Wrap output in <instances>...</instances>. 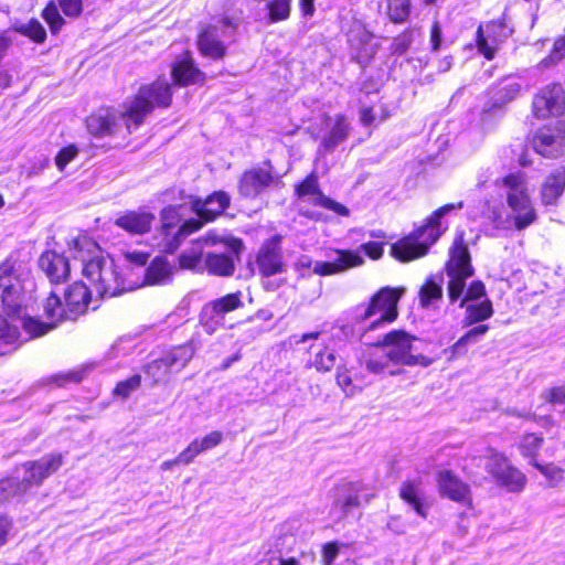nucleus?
Wrapping results in <instances>:
<instances>
[{"label":"nucleus","instance_id":"nucleus-47","mask_svg":"<svg viewBox=\"0 0 565 565\" xmlns=\"http://www.w3.org/2000/svg\"><path fill=\"white\" fill-rule=\"evenodd\" d=\"M411 13L409 0H390L388 15L395 23L404 22Z\"/></svg>","mask_w":565,"mask_h":565},{"label":"nucleus","instance_id":"nucleus-31","mask_svg":"<svg viewBox=\"0 0 565 565\" xmlns=\"http://www.w3.org/2000/svg\"><path fill=\"white\" fill-rule=\"evenodd\" d=\"M565 190V169L553 170L541 185V201L543 205H555Z\"/></svg>","mask_w":565,"mask_h":565},{"label":"nucleus","instance_id":"nucleus-62","mask_svg":"<svg viewBox=\"0 0 565 565\" xmlns=\"http://www.w3.org/2000/svg\"><path fill=\"white\" fill-rule=\"evenodd\" d=\"M318 262L313 263L312 259L307 256V255H301L297 262L295 263V268L296 270L300 271L301 275H305V270L307 269H310V268H315V265L317 264ZM313 274H316L313 270H312Z\"/></svg>","mask_w":565,"mask_h":565},{"label":"nucleus","instance_id":"nucleus-63","mask_svg":"<svg viewBox=\"0 0 565 565\" xmlns=\"http://www.w3.org/2000/svg\"><path fill=\"white\" fill-rule=\"evenodd\" d=\"M360 120L364 126H370L374 122L375 117L371 107H363L360 110Z\"/></svg>","mask_w":565,"mask_h":565},{"label":"nucleus","instance_id":"nucleus-22","mask_svg":"<svg viewBox=\"0 0 565 565\" xmlns=\"http://www.w3.org/2000/svg\"><path fill=\"white\" fill-rule=\"evenodd\" d=\"M361 486L347 482L337 488V494L332 504L331 513L338 520L349 515L353 510L361 505Z\"/></svg>","mask_w":565,"mask_h":565},{"label":"nucleus","instance_id":"nucleus-42","mask_svg":"<svg viewBox=\"0 0 565 565\" xmlns=\"http://www.w3.org/2000/svg\"><path fill=\"white\" fill-rule=\"evenodd\" d=\"M14 30L36 43H43L46 39V31L36 19H31L28 23L18 24L14 26Z\"/></svg>","mask_w":565,"mask_h":565},{"label":"nucleus","instance_id":"nucleus-2","mask_svg":"<svg viewBox=\"0 0 565 565\" xmlns=\"http://www.w3.org/2000/svg\"><path fill=\"white\" fill-rule=\"evenodd\" d=\"M172 100V88L167 78H158L151 84L142 85L135 97L125 103V110L117 114L109 109H100L86 119L89 134L106 137L131 132L143 124L145 118L154 108H167Z\"/></svg>","mask_w":565,"mask_h":565},{"label":"nucleus","instance_id":"nucleus-34","mask_svg":"<svg viewBox=\"0 0 565 565\" xmlns=\"http://www.w3.org/2000/svg\"><path fill=\"white\" fill-rule=\"evenodd\" d=\"M0 299L3 310L8 316H15L20 312L22 306V286L20 281H13V285L0 287Z\"/></svg>","mask_w":565,"mask_h":565},{"label":"nucleus","instance_id":"nucleus-39","mask_svg":"<svg viewBox=\"0 0 565 565\" xmlns=\"http://www.w3.org/2000/svg\"><path fill=\"white\" fill-rule=\"evenodd\" d=\"M145 373L149 376L153 384L167 383L173 373L166 358L162 355L159 359H156L148 363L145 366Z\"/></svg>","mask_w":565,"mask_h":565},{"label":"nucleus","instance_id":"nucleus-43","mask_svg":"<svg viewBox=\"0 0 565 565\" xmlns=\"http://www.w3.org/2000/svg\"><path fill=\"white\" fill-rule=\"evenodd\" d=\"M242 294L239 291L228 294L212 303V309L216 315L224 316L242 306Z\"/></svg>","mask_w":565,"mask_h":565},{"label":"nucleus","instance_id":"nucleus-40","mask_svg":"<svg viewBox=\"0 0 565 565\" xmlns=\"http://www.w3.org/2000/svg\"><path fill=\"white\" fill-rule=\"evenodd\" d=\"M443 299V288L439 284L435 282L433 279H428L424 286H422L419 291V300L420 305L424 308H429L436 301Z\"/></svg>","mask_w":565,"mask_h":565},{"label":"nucleus","instance_id":"nucleus-56","mask_svg":"<svg viewBox=\"0 0 565 565\" xmlns=\"http://www.w3.org/2000/svg\"><path fill=\"white\" fill-rule=\"evenodd\" d=\"M339 555V545L335 542H330L323 545L322 562L323 565H332Z\"/></svg>","mask_w":565,"mask_h":565},{"label":"nucleus","instance_id":"nucleus-51","mask_svg":"<svg viewBox=\"0 0 565 565\" xmlns=\"http://www.w3.org/2000/svg\"><path fill=\"white\" fill-rule=\"evenodd\" d=\"M78 154V149L74 145H70L62 148L55 157V164L60 171H63L65 167L73 161Z\"/></svg>","mask_w":565,"mask_h":565},{"label":"nucleus","instance_id":"nucleus-15","mask_svg":"<svg viewBox=\"0 0 565 565\" xmlns=\"http://www.w3.org/2000/svg\"><path fill=\"white\" fill-rule=\"evenodd\" d=\"M486 469L500 486L508 488L510 491H520L525 484V476L509 465L503 455L494 450L489 451Z\"/></svg>","mask_w":565,"mask_h":565},{"label":"nucleus","instance_id":"nucleus-3","mask_svg":"<svg viewBox=\"0 0 565 565\" xmlns=\"http://www.w3.org/2000/svg\"><path fill=\"white\" fill-rule=\"evenodd\" d=\"M502 188L505 189L507 204L511 212L493 207L489 210V221L498 230H525L536 221L525 177L522 173H510L502 179Z\"/></svg>","mask_w":565,"mask_h":565},{"label":"nucleus","instance_id":"nucleus-37","mask_svg":"<svg viewBox=\"0 0 565 565\" xmlns=\"http://www.w3.org/2000/svg\"><path fill=\"white\" fill-rule=\"evenodd\" d=\"M401 498L407 502L418 515L427 516L428 505L422 500L420 489L412 482H404L399 490Z\"/></svg>","mask_w":565,"mask_h":565},{"label":"nucleus","instance_id":"nucleus-23","mask_svg":"<svg viewBox=\"0 0 565 565\" xmlns=\"http://www.w3.org/2000/svg\"><path fill=\"white\" fill-rule=\"evenodd\" d=\"M39 267L52 284H62L70 276L67 258L54 250H45L39 258Z\"/></svg>","mask_w":565,"mask_h":565},{"label":"nucleus","instance_id":"nucleus-9","mask_svg":"<svg viewBox=\"0 0 565 565\" xmlns=\"http://www.w3.org/2000/svg\"><path fill=\"white\" fill-rule=\"evenodd\" d=\"M362 253L372 259H379L383 255V245L379 242H367L356 250L338 249L335 258L329 263H317L313 271L320 276H331L361 266L364 263Z\"/></svg>","mask_w":565,"mask_h":565},{"label":"nucleus","instance_id":"nucleus-58","mask_svg":"<svg viewBox=\"0 0 565 565\" xmlns=\"http://www.w3.org/2000/svg\"><path fill=\"white\" fill-rule=\"evenodd\" d=\"M487 32L495 36L498 35L501 41L503 39H507L512 33V30L509 29L504 22L497 21L491 22L490 24L487 25Z\"/></svg>","mask_w":565,"mask_h":565},{"label":"nucleus","instance_id":"nucleus-27","mask_svg":"<svg viewBox=\"0 0 565 565\" xmlns=\"http://www.w3.org/2000/svg\"><path fill=\"white\" fill-rule=\"evenodd\" d=\"M154 220V214L146 210L126 211L115 220V225L130 234L142 235L151 230Z\"/></svg>","mask_w":565,"mask_h":565},{"label":"nucleus","instance_id":"nucleus-46","mask_svg":"<svg viewBox=\"0 0 565 565\" xmlns=\"http://www.w3.org/2000/svg\"><path fill=\"white\" fill-rule=\"evenodd\" d=\"M291 0H273L267 3L269 21L278 22L289 18Z\"/></svg>","mask_w":565,"mask_h":565},{"label":"nucleus","instance_id":"nucleus-16","mask_svg":"<svg viewBox=\"0 0 565 565\" xmlns=\"http://www.w3.org/2000/svg\"><path fill=\"white\" fill-rule=\"evenodd\" d=\"M533 149L543 157L557 158L565 153V125L541 128L532 138Z\"/></svg>","mask_w":565,"mask_h":565},{"label":"nucleus","instance_id":"nucleus-13","mask_svg":"<svg viewBox=\"0 0 565 565\" xmlns=\"http://www.w3.org/2000/svg\"><path fill=\"white\" fill-rule=\"evenodd\" d=\"M533 114L539 119L561 116L565 110V88L552 83L539 90L532 102Z\"/></svg>","mask_w":565,"mask_h":565},{"label":"nucleus","instance_id":"nucleus-50","mask_svg":"<svg viewBox=\"0 0 565 565\" xmlns=\"http://www.w3.org/2000/svg\"><path fill=\"white\" fill-rule=\"evenodd\" d=\"M414 34L413 31H405L396 36L391 45L392 53L397 55L404 54L414 42Z\"/></svg>","mask_w":565,"mask_h":565},{"label":"nucleus","instance_id":"nucleus-48","mask_svg":"<svg viewBox=\"0 0 565 565\" xmlns=\"http://www.w3.org/2000/svg\"><path fill=\"white\" fill-rule=\"evenodd\" d=\"M565 57V35L558 38L553 45L551 54L541 61L542 67H551Z\"/></svg>","mask_w":565,"mask_h":565},{"label":"nucleus","instance_id":"nucleus-30","mask_svg":"<svg viewBox=\"0 0 565 565\" xmlns=\"http://www.w3.org/2000/svg\"><path fill=\"white\" fill-rule=\"evenodd\" d=\"M90 300V292L85 284L74 282L64 295L65 307L68 315L67 320H75L78 315L86 311Z\"/></svg>","mask_w":565,"mask_h":565},{"label":"nucleus","instance_id":"nucleus-6","mask_svg":"<svg viewBox=\"0 0 565 565\" xmlns=\"http://www.w3.org/2000/svg\"><path fill=\"white\" fill-rule=\"evenodd\" d=\"M181 204H170L160 213L161 225L158 231L159 242L157 246L162 252H174L182 241L203 226V222L196 218L183 221V217L190 210L189 200H182Z\"/></svg>","mask_w":565,"mask_h":565},{"label":"nucleus","instance_id":"nucleus-21","mask_svg":"<svg viewBox=\"0 0 565 565\" xmlns=\"http://www.w3.org/2000/svg\"><path fill=\"white\" fill-rule=\"evenodd\" d=\"M58 8L62 12L71 18L78 17L83 10L82 0H51L45 9L43 10L42 17L50 25L53 33H56L64 24V19L58 12Z\"/></svg>","mask_w":565,"mask_h":565},{"label":"nucleus","instance_id":"nucleus-33","mask_svg":"<svg viewBox=\"0 0 565 565\" xmlns=\"http://www.w3.org/2000/svg\"><path fill=\"white\" fill-rule=\"evenodd\" d=\"M196 350V344L193 340H190L184 344L171 348L163 356L173 372H180L192 360Z\"/></svg>","mask_w":565,"mask_h":565},{"label":"nucleus","instance_id":"nucleus-4","mask_svg":"<svg viewBox=\"0 0 565 565\" xmlns=\"http://www.w3.org/2000/svg\"><path fill=\"white\" fill-rule=\"evenodd\" d=\"M64 457L60 452H52L39 460L26 461L18 466L12 476L0 480V504L14 497H20L33 487L55 473L63 465Z\"/></svg>","mask_w":565,"mask_h":565},{"label":"nucleus","instance_id":"nucleus-61","mask_svg":"<svg viewBox=\"0 0 565 565\" xmlns=\"http://www.w3.org/2000/svg\"><path fill=\"white\" fill-rule=\"evenodd\" d=\"M441 43V28L437 21L434 22L430 32V44L431 51L436 52L439 50Z\"/></svg>","mask_w":565,"mask_h":565},{"label":"nucleus","instance_id":"nucleus-19","mask_svg":"<svg viewBox=\"0 0 565 565\" xmlns=\"http://www.w3.org/2000/svg\"><path fill=\"white\" fill-rule=\"evenodd\" d=\"M296 194L298 198L311 196V203L317 206L331 210L339 215L348 216L350 211L343 204L335 202L334 200L326 196L318 183V177L315 172H311L301 183L296 185Z\"/></svg>","mask_w":565,"mask_h":565},{"label":"nucleus","instance_id":"nucleus-18","mask_svg":"<svg viewBox=\"0 0 565 565\" xmlns=\"http://www.w3.org/2000/svg\"><path fill=\"white\" fill-rule=\"evenodd\" d=\"M255 263L259 274L264 277L285 271L279 236H274L260 246Z\"/></svg>","mask_w":565,"mask_h":565},{"label":"nucleus","instance_id":"nucleus-8","mask_svg":"<svg viewBox=\"0 0 565 565\" xmlns=\"http://www.w3.org/2000/svg\"><path fill=\"white\" fill-rule=\"evenodd\" d=\"M415 341L416 338L407 332L393 330L383 337L379 345L386 352V355L394 364L428 366L431 360L416 352Z\"/></svg>","mask_w":565,"mask_h":565},{"label":"nucleus","instance_id":"nucleus-54","mask_svg":"<svg viewBox=\"0 0 565 565\" xmlns=\"http://www.w3.org/2000/svg\"><path fill=\"white\" fill-rule=\"evenodd\" d=\"M337 383L347 395H354L355 386L352 385V380L345 369L341 371V367H338Z\"/></svg>","mask_w":565,"mask_h":565},{"label":"nucleus","instance_id":"nucleus-14","mask_svg":"<svg viewBox=\"0 0 565 565\" xmlns=\"http://www.w3.org/2000/svg\"><path fill=\"white\" fill-rule=\"evenodd\" d=\"M179 195L181 200H189L191 212H194L198 216L196 220L203 222V224L214 221L223 214L231 203L230 195L224 191L213 192L204 200L188 195L184 191H179Z\"/></svg>","mask_w":565,"mask_h":565},{"label":"nucleus","instance_id":"nucleus-44","mask_svg":"<svg viewBox=\"0 0 565 565\" xmlns=\"http://www.w3.org/2000/svg\"><path fill=\"white\" fill-rule=\"evenodd\" d=\"M17 266L18 262L13 256H9L0 264V287L20 281Z\"/></svg>","mask_w":565,"mask_h":565},{"label":"nucleus","instance_id":"nucleus-1","mask_svg":"<svg viewBox=\"0 0 565 565\" xmlns=\"http://www.w3.org/2000/svg\"><path fill=\"white\" fill-rule=\"evenodd\" d=\"M447 276V296L449 302L465 309L462 326L469 327L482 322L493 315L491 300L487 297L486 286L481 280H467L475 275L468 245L463 233L456 236L445 264Z\"/></svg>","mask_w":565,"mask_h":565},{"label":"nucleus","instance_id":"nucleus-12","mask_svg":"<svg viewBox=\"0 0 565 565\" xmlns=\"http://www.w3.org/2000/svg\"><path fill=\"white\" fill-rule=\"evenodd\" d=\"M236 24L228 18H223L216 23L209 24L199 34L198 46L200 53L212 60H222L226 55L225 39L234 34Z\"/></svg>","mask_w":565,"mask_h":565},{"label":"nucleus","instance_id":"nucleus-5","mask_svg":"<svg viewBox=\"0 0 565 565\" xmlns=\"http://www.w3.org/2000/svg\"><path fill=\"white\" fill-rule=\"evenodd\" d=\"M463 207V202L446 204L437 209L425 225L418 227L411 235L402 238L392 246V254L402 262H409L426 255L429 247L436 243L446 231L441 227L440 220L454 210Z\"/></svg>","mask_w":565,"mask_h":565},{"label":"nucleus","instance_id":"nucleus-45","mask_svg":"<svg viewBox=\"0 0 565 565\" xmlns=\"http://www.w3.org/2000/svg\"><path fill=\"white\" fill-rule=\"evenodd\" d=\"M534 467L545 477L550 487L558 486L565 478V471L554 463L542 465L534 462Z\"/></svg>","mask_w":565,"mask_h":565},{"label":"nucleus","instance_id":"nucleus-41","mask_svg":"<svg viewBox=\"0 0 565 565\" xmlns=\"http://www.w3.org/2000/svg\"><path fill=\"white\" fill-rule=\"evenodd\" d=\"M543 438L535 435V434H526L522 437L519 448L521 450V454L530 458V463L534 466V462L536 461V456L542 447Z\"/></svg>","mask_w":565,"mask_h":565},{"label":"nucleus","instance_id":"nucleus-52","mask_svg":"<svg viewBox=\"0 0 565 565\" xmlns=\"http://www.w3.org/2000/svg\"><path fill=\"white\" fill-rule=\"evenodd\" d=\"M476 41L479 52L482 53L487 60H492L494 57V47L488 43V40L483 34L482 26H479L477 30Z\"/></svg>","mask_w":565,"mask_h":565},{"label":"nucleus","instance_id":"nucleus-35","mask_svg":"<svg viewBox=\"0 0 565 565\" xmlns=\"http://www.w3.org/2000/svg\"><path fill=\"white\" fill-rule=\"evenodd\" d=\"M172 266L163 257H156L146 269L145 284L162 285L171 280Z\"/></svg>","mask_w":565,"mask_h":565},{"label":"nucleus","instance_id":"nucleus-64","mask_svg":"<svg viewBox=\"0 0 565 565\" xmlns=\"http://www.w3.org/2000/svg\"><path fill=\"white\" fill-rule=\"evenodd\" d=\"M387 527L397 534H402L406 531L405 525L399 523L398 518H391L387 522Z\"/></svg>","mask_w":565,"mask_h":565},{"label":"nucleus","instance_id":"nucleus-57","mask_svg":"<svg viewBox=\"0 0 565 565\" xmlns=\"http://www.w3.org/2000/svg\"><path fill=\"white\" fill-rule=\"evenodd\" d=\"M543 396L546 401L553 404H563L565 403V385L553 387L543 393Z\"/></svg>","mask_w":565,"mask_h":565},{"label":"nucleus","instance_id":"nucleus-10","mask_svg":"<svg viewBox=\"0 0 565 565\" xmlns=\"http://www.w3.org/2000/svg\"><path fill=\"white\" fill-rule=\"evenodd\" d=\"M212 250H206L204 269L215 276H232L235 270V262L244 249L241 239H222L217 237L216 245H210Z\"/></svg>","mask_w":565,"mask_h":565},{"label":"nucleus","instance_id":"nucleus-24","mask_svg":"<svg viewBox=\"0 0 565 565\" xmlns=\"http://www.w3.org/2000/svg\"><path fill=\"white\" fill-rule=\"evenodd\" d=\"M348 41L354 53V58L361 65H366L376 54L377 47L373 43L372 34L361 25L350 30Z\"/></svg>","mask_w":565,"mask_h":565},{"label":"nucleus","instance_id":"nucleus-36","mask_svg":"<svg viewBox=\"0 0 565 565\" xmlns=\"http://www.w3.org/2000/svg\"><path fill=\"white\" fill-rule=\"evenodd\" d=\"M489 330L488 324H478L468 330L447 352L449 359H456L466 354L468 347L477 343Z\"/></svg>","mask_w":565,"mask_h":565},{"label":"nucleus","instance_id":"nucleus-49","mask_svg":"<svg viewBox=\"0 0 565 565\" xmlns=\"http://www.w3.org/2000/svg\"><path fill=\"white\" fill-rule=\"evenodd\" d=\"M140 375H132L131 377L119 382L114 390V394L122 398H127L134 391H136L140 386Z\"/></svg>","mask_w":565,"mask_h":565},{"label":"nucleus","instance_id":"nucleus-32","mask_svg":"<svg viewBox=\"0 0 565 565\" xmlns=\"http://www.w3.org/2000/svg\"><path fill=\"white\" fill-rule=\"evenodd\" d=\"M308 353L307 366L313 367L317 372L328 373L335 366V351L327 344H311Z\"/></svg>","mask_w":565,"mask_h":565},{"label":"nucleus","instance_id":"nucleus-53","mask_svg":"<svg viewBox=\"0 0 565 565\" xmlns=\"http://www.w3.org/2000/svg\"><path fill=\"white\" fill-rule=\"evenodd\" d=\"M521 92V84L516 82L507 83L499 92V99L502 102H510L514 99Z\"/></svg>","mask_w":565,"mask_h":565},{"label":"nucleus","instance_id":"nucleus-20","mask_svg":"<svg viewBox=\"0 0 565 565\" xmlns=\"http://www.w3.org/2000/svg\"><path fill=\"white\" fill-rule=\"evenodd\" d=\"M324 127L326 131L321 138L320 148L327 152L334 151L339 145L345 141L352 129L350 121L342 114L326 117Z\"/></svg>","mask_w":565,"mask_h":565},{"label":"nucleus","instance_id":"nucleus-55","mask_svg":"<svg viewBox=\"0 0 565 565\" xmlns=\"http://www.w3.org/2000/svg\"><path fill=\"white\" fill-rule=\"evenodd\" d=\"M82 380V375L79 372H67V373H60L55 374L52 377H50L49 382L54 383L57 386H63L64 384L68 382H79Z\"/></svg>","mask_w":565,"mask_h":565},{"label":"nucleus","instance_id":"nucleus-11","mask_svg":"<svg viewBox=\"0 0 565 565\" xmlns=\"http://www.w3.org/2000/svg\"><path fill=\"white\" fill-rule=\"evenodd\" d=\"M405 288H381L370 300V303L364 307L363 312L359 318L363 321L380 313V318L372 322L371 329H375L382 323L393 322L397 316V303L404 295Z\"/></svg>","mask_w":565,"mask_h":565},{"label":"nucleus","instance_id":"nucleus-7","mask_svg":"<svg viewBox=\"0 0 565 565\" xmlns=\"http://www.w3.org/2000/svg\"><path fill=\"white\" fill-rule=\"evenodd\" d=\"M83 275L102 297H115L132 288L126 285L114 260L102 255H96L87 262L83 260Z\"/></svg>","mask_w":565,"mask_h":565},{"label":"nucleus","instance_id":"nucleus-59","mask_svg":"<svg viewBox=\"0 0 565 565\" xmlns=\"http://www.w3.org/2000/svg\"><path fill=\"white\" fill-rule=\"evenodd\" d=\"M223 440L222 433L212 431L200 440L201 449L204 451L212 449L220 445Z\"/></svg>","mask_w":565,"mask_h":565},{"label":"nucleus","instance_id":"nucleus-25","mask_svg":"<svg viewBox=\"0 0 565 565\" xmlns=\"http://www.w3.org/2000/svg\"><path fill=\"white\" fill-rule=\"evenodd\" d=\"M217 236L209 233L198 241L193 242L191 247L179 256L181 268L191 270H204L205 248L210 245H216Z\"/></svg>","mask_w":565,"mask_h":565},{"label":"nucleus","instance_id":"nucleus-26","mask_svg":"<svg viewBox=\"0 0 565 565\" xmlns=\"http://www.w3.org/2000/svg\"><path fill=\"white\" fill-rule=\"evenodd\" d=\"M274 182L270 171L254 168L245 171L238 182V191L245 198H256Z\"/></svg>","mask_w":565,"mask_h":565},{"label":"nucleus","instance_id":"nucleus-29","mask_svg":"<svg viewBox=\"0 0 565 565\" xmlns=\"http://www.w3.org/2000/svg\"><path fill=\"white\" fill-rule=\"evenodd\" d=\"M171 76L179 86L201 84L205 81V74L195 66L190 55H185L173 63Z\"/></svg>","mask_w":565,"mask_h":565},{"label":"nucleus","instance_id":"nucleus-38","mask_svg":"<svg viewBox=\"0 0 565 565\" xmlns=\"http://www.w3.org/2000/svg\"><path fill=\"white\" fill-rule=\"evenodd\" d=\"M390 358L386 355V352L381 348V352L376 351L370 353L364 356V360L361 362L365 369L373 374H382L387 372L390 375H396L399 372L396 370L390 369Z\"/></svg>","mask_w":565,"mask_h":565},{"label":"nucleus","instance_id":"nucleus-28","mask_svg":"<svg viewBox=\"0 0 565 565\" xmlns=\"http://www.w3.org/2000/svg\"><path fill=\"white\" fill-rule=\"evenodd\" d=\"M439 492L452 501L460 503L470 502L469 487L449 470H443L437 478Z\"/></svg>","mask_w":565,"mask_h":565},{"label":"nucleus","instance_id":"nucleus-17","mask_svg":"<svg viewBox=\"0 0 565 565\" xmlns=\"http://www.w3.org/2000/svg\"><path fill=\"white\" fill-rule=\"evenodd\" d=\"M44 311L47 319L51 320V323H43L32 318H29L23 322V328L30 337L34 338L43 335L49 330L53 329L57 322L67 320L68 311L65 307V302L63 303L55 292H51L47 297L44 305Z\"/></svg>","mask_w":565,"mask_h":565},{"label":"nucleus","instance_id":"nucleus-60","mask_svg":"<svg viewBox=\"0 0 565 565\" xmlns=\"http://www.w3.org/2000/svg\"><path fill=\"white\" fill-rule=\"evenodd\" d=\"M124 256L129 264H134L138 267L145 266L149 259V254L145 252H127Z\"/></svg>","mask_w":565,"mask_h":565}]
</instances>
